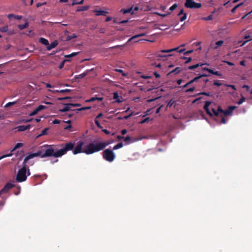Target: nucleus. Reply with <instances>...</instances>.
<instances>
[{
	"label": "nucleus",
	"mask_w": 252,
	"mask_h": 252,
	"mask_svg": "<svg viewBox=\"0 0 252 252\" xmlns=\"http://www.w3.org/2000/svg\"><path fill=\"white\" fill-rule=\"evenodd\" d=\"M38 112V111L37 109L36 108L35 109H34L33 111H32L30 113V116H32L35 115L36 114H37Z\"/></svg>",
	"instance_id": "nucleus-42"
},
{
	"label": "nucleus",
	"mask_w": 252,
	"mask_h": 252,
	"mask_svg": "<svg viewBox=\"0 0 252 252\" xmlns=\"http://www.w3.org/2000/svg\"><path fill=\"white\" fill-rule=\"evenodd\" d=\"M223 43V41L222 40H219V41H218L216 42L215 44H216V46L214 47V48H217L220 46Z\"/></svg>",
	"instance_id": "nucleus-31"
},
{
	"label": "nucleus",
	"mask_w": 252,
	"mask_h": 252,
	"mask_svg": "<svg viewBox=\"0 0 252 252\" xmlns=\"http://www.w3.org/2000/svg\"><path fill=\"white\" fill-rule=\"evenodd\" d=\"M8 31V26H5L0 28V32H6Z\"/></svg>",
	"instance_id": "nucleus-32"
},
{
	"label": "nucleus",
	"mask_w": 252,
	"mask_h": 252,
	"mask_svg": "<svg viewBox=\"0 0 252 252\" xmlns=\"http://www.w3.org/2000/svg\"><path fill=\"white\" fill-rule=\"evenodd\" d=\"M205 65V63H201V64H196L193 65H190L188 67L189 69V70H193L196 68H197L198 70L200 69L202 70H205V67H203V66Z\"/></svg>",
	"instance_id": "nucleus-8"
},
{
	"label": "nucleus",
	"mask_w": 252,
	"mask_h": 252,
	"mask_svg": "<svg viewBox=\"0 0 252 252\" xmlns=\"http://www.w3.org/2000/svg\"><path fill=\"white\" fill-rule=\"evenodd\" d=\"M187 18V14H184L183 16H182L180 18V21L183 22Z\"/></svg>",
	"instance_id": "nucleus-50"
},
{
	"label": "nucleus",
	"mask_w": 252,
	"mask_h": 252,
	"mask_svg": "<svg viewBox=\"0 0 252 252\" xmlns=\"http://www.w3.org/2000/svg\"><path fill=\"white\" fill-rule=\"evenodd\" d=\"M77 37V36L75 34H72V35H68L67 36V40H70L72 39L76 38Z\"/></svg>",
	"instance_id": "nucleus-34"
},
{
	"label": "nucleus",
	"mask_w": 252,
	"mask_h": 252,
	"mask_svg": "<svg viewBox=\"0 0 252 252\" xmlns=\"http://www.w3.org/2000/svg\"><path fill=\"white\" fill-rule=\"evenodd\" d=\"M163 107V105H162L160 107H159L158 108H157V109L156 110V114H158V113H159L160 109H161V107Z\"/></svg>",
	"instance_id": "nucleus-64"
},
{
	"label": "nucleus",
	"mask_w": 252,
	"mask_h": 252,
	"mask_svg": "<svg viewBox=\"0 0 252 252\" xmlns=\"http://www.w3.org/2000/svg\"><path fill=\"white\" fill-rule=\"evenodd\" d=\"M49 91L53 92V93H66V92H69L70 91V90H68V89L55 90V91L49 90Z\"/></svg>",
	"instance_id": "nucleus-23"
},
{
	"label": "nucleus",
	"mask_w": 252,
	"mask_h": 252,
	"mask_svg": "<svg viewBox=\"0 0 252 252\" xmlns=\"http://www.w3.org/2000/svg\"><path fill=\"white\" fill-rule=\"evenodd\" d=\"M48 129H49L48 128H44L43 130H42L41 133L37 137H40V136H41L43 135H46Z\"/></svg>",
	"instance_id": "nucleus-29"
},
{
	"label": "nucleus",
	"mask_w": 252,
	"mask_h": 252,
	"mask_svg": "<svg viewBox=\"0 0 252 252\" xmlns=\"http://www.w3.org/2000/svg\"><path fill=\"white\" fill-rule=\"evenodd\" d=\"M149 120H150V118L149 117H147V118H146L145 119H143V120H142L140 123V124H144V123H147L149 121Z\"/></svg>",
	"instance_id": "nucleus-44"
},
{
	"label": "nucleus",
	"mask_w": 252,
	"mask_h": 252,
	"mask_svg": "<svg viewBox=\"0 0 252 252\" xmlns=\"http://www.w3.org/2000/svg\"><path fill=\"white\" fill-rule=\"evenodd\" d=\"M70 97L68 96L64 97H60L58 98V100H63L67 99H70Z\"/></svg>",
	"instance_id": "nucleus-60"
},
{
	"label": "nucleus",
	"mask_w": 252,
	"mask_h": 252,
	"mask_svg": "<svg viewBox=\"0 0 252 252\" xmlns=\"http://www.w3.org/2000/svg\"><path fill=\"white\" fill-rule=\"evenodd\" d=\"M94 122H95V125H96V126L98 127H99V128H101V126L99 122V121L97 120H95L94 121Z\"/></svg>",
	"instance_id": "nucleus-52"
},
{
	"label": "nucleus",
	"mask_w": 252,
	"mask_h": 252,
	"mask_svg": "<svg viewBox=\"0 0 252 252\" xmlns=\"http://www.w3.org/2000/svg\"><path fill=\"white\" fill-rule=\"evenodd\" d=\"M14 187V185H13L10 183H7L3 187V188L1 189L2 191H3L4 193H6L9 191V189H10Z\"/></svg>",
	"instance_id": "nucleus-10"
},
{
	"label": "nucleus",
	"mask_w": 252,
	"mask_h": 252,
	"mask_svg": "<svg viewBox=\"0 0 252 252\" xmlns=\"http://www.w3.org/2000/svg\"><path fill=\"white\" fill-rule=\"evenodd\" d=\"M179 48H180V47H177L172 48L171 49L162 50L160 51V52L164 53H167L172 52L173 51H177L179 53H183L185 51V49L179 50Z\"/></svg>",
	"instance_id": "nucleus-7"
},
{
	"label": "nucleus",
	"mask_w": 252,
	"mask_h": 252,
	"mask_svg": "<svg viewBox=\"0 0 252 252\" xmlns=\"http://www.w3.org/2000/svg\"><path fill=\"white\" fill-rule=\"evenodd\" d=\"M72 126L71 125H68L64 127V129L65 130H69L71 128Z\"/></svg>",
	"instance_id": "nucleus-59"
},
{
	"label": "nucleus",
	"mask_w": 252,
	"mask_h": 252,
	"mask_svg": "<svg viewBox=\"0 0 252 252\" xmlns=\"http://www.w3.org/2000/svg\"><path fill=\"white\" fill-rule=\"evenodd\" d=\"M27 162H24V160L23 162L22 167L19 170L16 175V180L17 182L21 183L26 181L27 179V165L26 164Z\"/></svg>",
	"instance_id": "nucleus-3"
},
{
	"label": "nucleus",
	"mask_w": 252,
	"mask_h": 252,
	"mask_svg": "<svg viewBox=\"0 0 252 252\" xmlns=\"http://www.w3.org/2000/svg\"><path fill=\"white\" fill-rule=\"evenodd\" d=\"M91 107H82L81 108H79V109H77L78 111H83V110H88V109H91Z\"/></svg>",
	"instance_id": "nucleus-45"
},
{
	"label": "nucleus",
	"mask_w": 252,
	"mask_h": 252,
	"mask_svg": "<svg viewBox=\"0 0 252 252\" xmlns=\"http://www.w3.org/2000/svg\"><path fill=\"white\" fill-rule=\"evenodd\" d=\"M245 100H246L245 97L244 96H242V97L239 100L237 103L239 105H240V104H242L245 101Z\"/></svg>",
	"instance_id": "nucleus-40"
},
{
	"label": "nucleus",
	"mask_w": 252,
	"mask_h": 252,
	"mask_svg": "<svg viewBox=\"0 0 252 252\" xmlns=\"http://www.w3.org/2000/svg\"><path fill=\"white\" fill-rule=\"evenodd\" d=\"M110 143L111 142L109 141L98 142L97 140H95L90 143L82 149L84 142L82 141H80L73 149V153L74 155L81 153H83L87 155H91L103 150L105 147L110 144Z\"/></svg>",
	"instance_id": "nucleus-2"
},
{
	"label": "nucleus",
	"mask_w": 252,
	"mask_h": 252,
	"mask_svg": "<svg viewBox=\"0 0 252 252\" xmlns=\"http://www.w3.org/2000/svg\"><path fill=\"white\" fill-rule=\"evenodd\" d=\"M205 77L204 73H202V74H200V75L199 76L195 77L193 79L190 80V81H189V82L186 83L185 85H184L183 86V88H184L187 87L189 85H190V84L193 83L194 81H195L197 80L198 79H199L200 77Z\"/></svg>",
	"instance_id": "nucleus-12"
},
{
	"label": "nucleus",
	"mask_w": 252,
	"mask_h": 252,
	"mask_svg": "<svg viewBox=\"0 0 252 252\" xmlns=\"http://www.w3.org/2000/svg\"><path fill=\"white\" fill-rule=\"evenodd\" d=\"M145 35H146V33H142L134 35L132 37L128 39V41L129 42L131 41V40H132L133 39H135L136 38L139 37H142V36H144Z\"/></svg>",
	"instance_id": "nucleus-22"
},
{
	"label": "nucleus",
	"mask_w": 252,
	"mask_h": 252,
	"mask_svg": "<svg viewBox=\"0 0 252 252\" xmlns=\"http://www.w3.org/2000/svg\"><path fill=\"white\" fill-rule=\"evenodd\" d=\"M103 99L102 97H92L90 99L87 100V102H93L95 100L102 101Z\"/></svg>",
	"instance_id": "nucleus-19"
},
{
	"label": "nucleus",
	"mask_w": 252,
	"mask_h": 252,
	"mask_svg": "<svg viewBox=\"0 0 252 252\" xmlns=\"http://www.w3.org/2000/svg\"><path fill=\"white\" fill-rule=\"evenodd\" d=\"M119 96L117 92H115L113 94V98L116 100V102H120L121 101L119 99Z\"/></svg>",
	"instance_id": "nucleus-28"
},
{
	"label": "nucleus",
	"mask_w": 252,
	"mask_h": 252,
	"mask_svg": "<svg viewBox=\"0 0 252 252\" xmlns=\"http://www.w3.org/2000/svg\"><path fill=\"white\" fill-rule=\"evenodd\" d=\"M90 6L89 5H85L83 6H80L77 8V11H87L89 9Z\"/></svg>",
	"instance_id": "nucleus-20"
},
{
	"label": "nucleus",
	"mask_w": 252,
	"mask_h": 252,
	"mask_svg": "<svg viewBox=\"0 0 252 252\" xmlns=\"http://www.w3.org/2000/svg\"><path fill=\"white\" fill-rule=\"evenodd\" d=\"M213 84L215 86H220L222 85V84L219 81H215L214 82Z\"/></svg>",
	"instance_id": "nucleus-47"
},
{
	"label": "nucleus",
	"mask_w": 252,
	"mask_h": 252,
	"mask_svg": "<svg viewBox=\"0 0 252 252\" xmlns=\"http://www.w3.org/2000/svg\"><path fill=\"white\" fill-rule=\"evenodd\" d=\"M154 74L156 78H158L160 76V74L156 71L154 73Z\"/></svg>",
	"instance_id": "nucleus-61"
},
{
	"label": "nucleus",
	"mask_w": 252,
	"mask_h": 252,
	"mask_svg": "<svg viewBox=\"0 0 252 252\" xmlns=\"http://www.w3.org/2000/svg\"><path fill=\"white\" fill-rule=\"evenodd\" d=\"M206 71H208L209 73H210L211 74H213V72H214V71H213L212 69L208 68H206Z\"/></svg>",
	"instance_id": "nucleus-63"
},
{
	"label": "nucleus",
	"mask_w": 252,
	"mask_h": 252,
	"mask_svg": "<svg viewBox=\"0 0 252 252\" xmlns=\"http://www.w3.org/2000/svg\"><path fill=\"white\" fill-rule=\"evenodd\" d=\"M210 104L211 103L210 101H206V113L212 116L214 114L212 111H210L209 108V106H210Z\"/></svg>",
	"instance_id": "nucleus-15"
},
{
	"label": "nucleus",
	"mask_w": 252,
	"mask_h": 252,
	"mask_svg": "<svg viewBox=\"0 0 252 252\" xmlns=\"http://www.w3.org/2000/svg\"><path fill=\"white\" fill-rule=\"evenodd\" d=\"M16 102H17V101L9 102L6 103L4 107L5 108L10 107L12 105L15 104L16 103Z\"/></svg>",
	"instance_id": "nucleus-35"
},
{
	"label": "nucleus",
	"mask_w": 252,
	"mask_h": 252,
	"mask_svg": "<svg viewBox=\"0 0 252 252\" xmlns=\"http://www.w3.org/2000/svg\"><path fill=\"white\" fill-rule=\"evenodd\" d=\"M102 156L105 160L109 162H112L116 158L115 154L110 149L104 150L102 153Z\"/></svg>",
	"instance_id": "nucleus-5"
},
{
	"label": "nucleus",
	"mask_w": 252,
	"mask_h": 252,
	"mask_svg": "<svg viewBox=\"0 0 252 252\" xmlns=\"http://www.w3.org/2000/svg\"><path fill=\"white\" fill-rule=\"evenodd\" d=\"M124 140L127 144H129L132 142L131 138L129 136H126V137H124Z\"/></svg>",
	"instance_id": "nucleus-27"
},
{
	"label": "nucleus",
	"mask_w": 252,
	"mask_h": 252,
	"mask_svg": "<svg viewBox=\"0 0 252 252\" xmlns=\"http://www.w3.org/2000/svg\"><path fill=\"white\" fill-rule=\"evenodd\" d=\"M70 103H67L65 105V106L63 108L60 110V111L62 112H65L67 111H69L71 110L72 107L71 105H70Z\"/></svg>",
	"instance_id": "nucleus-17"
},
{
	"label": "nucleus",
	"mask_w": 252,
	"mask_h": 252,
	"mask_svg": "<svg viewBox=\"0 0 252 252\" xmlns=\"http://www.w3.org/2000/svg\"><path fill=\"white\" fill-rule=\"evenodd\" d=\"M87 75V73H83L80 75H78V78H83L84 77H85Z\"/></svg>",
	"instance_id": "nucleus-53"
},
{
	"label": "nucleus",
	"mask_w": 252,
	"mask_h": 252,
	"mask_svg": "<svg viewBox=\"0 0 252 252\" xmlns=\"http://www.w3.org/2000/svg\"><path fill=\"white\" fill-rule=\"evenodd\" d=\"M172 56V55L171 54H169L168 55H161V54H160L159 53H157L156 54V57H160V58H163V57H170V56Z\"/></svg>",
	"instance_id": "nucleus-36"
},
{
	"label": "nucleus",
	"mask_w": 252,
	"mask_h": 252,
	"mask_svg": "<svg viewBox=\"0 0 252 252\" xmlns=\"http://www.w3.org/2000/svg\"><path fill=\"white\" fill-rule=\"evenodd\" d=\"M12 156V153H10L9 154H8L3 155L2 156L0 157V160L3 159L4 158H7V157H10Z\"/></svg>",
	"instance_id": "nucleus-38"
},
{
	"label": "nucleus",
	"mask_w": 252,
	"mask_h": 252,
	"mask_svg": "<svg viewBox=\"0 0 252 252\" xmlns=\"http://www.w3.org/2000/svg\"><path fill=\"white\" fill-rule=\"evenodd\" d=\"M237 108V106H230L228 107V108L223 110L220 106L218 107L217 110H216L214 108L212 109V111L214 115L215 116H218L219 113H223L224 116H228L232 115L233 114V111Z\"/></svg>",
	"instance_id": "nucleus-4"
},
{
	"label": "nucleus",
	"mask_w": 252,
	"mask_h": 252,
	"mask_svg": "<svg viewBox=\"0 0 252 252\" xmlns=\"http://www.w3.org/2000/svg\"><path fill=\"white\" fill-rule=\"evenodd\" d=\"M46 4V2H44L43 3H37L36 5V7H39L42 5Z\"/></svg>",
	"instance_id": "nucleus-51"
},
{
	"label": "nucleus",
	"mask_w": 252,
	"mask_h": 252,
	"mask_svg": "<svg viewBox=\"0 0 252 252\" xmlns=\"http://www.w3.org/2000/svg\"><path fill=\"white\" fill-rule=\"evenodd\" d=\"M31 127V125H28L27 126H19L16 127L15 128L17 129L18 131H24L25 130L29 129Z\"/></svg>",
	"instance_id": "nucleus-11"
},
{
	"label": "nucleus",
	"mask_w": 252,
	"mask_h": 252,
	"mask_svg": "<svg viewBox=\"0 0 252 252\" xmlns=\"http://www.w3.org/2000/svg\"><path fill=\"white\" fill-rule=\"evenodd\" d=\"M194 89H195L194 87L190 88L186 90V92H191L193 91L194 90Z\"/></svg>",
	"instance_id": "nucleus-57"
},
{
	"label": "nucleus",
	"mask_w": 252,
	"mask_h": 252,
	"mask_svg": "<svg viewBox=\"0 0 252 252\" xmlns=\"http://www.w3.org/2000/svg\"><path fill=\"white\" fill-rule=\"evenodd\" d=\"M192 52H193V50H189V51H187V52H184V54L185 55H189V54L191 53Z\"/></svg>",
	"instance_id": "nucleus-58"
},
{
	"label": "nucleus",
	"mask_w": 252,
	"mask_h": 252,
	"mask_svg": "<svg viewBox=\"0 0 252 252\" xmlns=\"http://www.w3.org/2000/svg\"><path fill=\"white\" fill-rule=\"evenodd\" d=\"M243 4V2H241L237 5H236L235 6H234L232 9H231V12L234 13L237 9L241 6H242Z\"/></svg>",
	"instance_id": "nucleus-30"
},
{
	"label": "nucleus",
	"mask_w": 252,
	"mask_h": 252,
	"mask_svg": "<svg viewBox=\"0 0 252 252\" xmlns=\"http://www.w3.org/2000/svg\"><path fill=\"white\" fill-rule=\"evenodd\" d=\"M46 108H47L46 106H45L44 105H40L36 108V109H37L38 111L39 112Z\"/></svg>",
	"instance_id": "nucleus-37"
},
{
	"label": "nucleus",
	"mask_w": 252,
	"mask_h": 252,
	"mask_svg": "<svg viewBox=\"0 0 252 252\" xmlns=\"http://www.w3.org/2000/svg\"><path fill=\"white\" fill-rule=\"evenodd\" d=\"M180 71V67H177L174 69H173V70L170 71V72L169 73H174L175 74H177V73H179Z\"/></svg>",
	"instance_id": "nucleus-33"
},
{
	"label": "nucleus",
	"mask_w": 252,
	"mask_h": 252,
	"mask_svg": "<svg viewBox=\"0 0 252 252\" xmlns=\"http://www.w3.org/2000/svg\"><path fill=\"white\" fill-rule=\"evenodd\" d=\"M225 86H227V87H230L233 90L236 91V88L235 87V86L233 85H225Z\"/></svg>",
	"instance_id": "nucleus-54"
},
{
	"label": "nucleus",
	"mask_w": 252,
	"mask_h": 252,
	"mask_svg": "<svg viewBox=\"0 0 252 252\" xmlns=\"http://www.w3.org/2000/svg\"><path fill=\"white\" fill-rule=\"evenodd\" d=\"M61 147H62V149L55 152L54 145H45L44 147L46 148V149L44 154H42L41 151H38L34 153H31L25 157L24 162H27L30 159L39 156L42 158L49 157H54L55 158L61 157L66 154L68 151L72 150L74 148V144L72 142H68L64 144H62Z\"/></svg>",
	"instance_id": "nucleus-1"
},
{
	"label": "nucleus",
	"mask_w": 252,
	"mask_h": 252,
	"mask_svg": "<svg viewBox=\"0 0 252 252\" xmlns=\"http://www.w3.org/2000/svg\"><path fill=\"white\" fill-rule=\"evenodd\" d=\"M192 103H202V107L205 110V100L202 97H199L192 101Z\"/></svg>",
	"instance_id": "nucleus-9"
},
{
	"label": "nucleus",
	"mask_w": 252,
	"mask_h": 252,
	"mask_svg": "<svg viewBox=\"0 0 252 252\" xmlns=\"http://www.w3.org/2000/svg\"><path fill=\"white\" fill-rule=\"evenodd\" d=\"M28 26V23H26L24 24L19 25L18 26V27L19 29H20V30H24V29H26V28H27Z\"/></svg>",
	"instance_id": "nucleus-26"
},
{
	"label": "nucleus",
	"mask_w": 252,
	"mask_h": 252,
	"mask_svg": "<svg viewBox=\"0 0 252 252\" xmlns=\"http://www.w3.org/2000/svg\"><path fill=\"white\" fill-rule=\"evenodd\" d=\"M60 122L61 121L59 120L55 119L53 121L52 123L53 124H59Z\"/></svg>",
	"instance_id": "nucleus-55"
},
{
	"label": "nucleus",
	"mask_w": 252,
	"mask_h": 252,
	"mask_svg": "<svg viewBox=\"0 0 252 252\" xmlns=\"http://www.w3.org/2000/svg\"><path fill=\"white\" fill-rule=\"evenodd\" d=\"M8 17L9 18H10L11 17H15V18L16 19H18V20H20V19H21L22 18V16H19V15L15 16L14 15H13L12 14L8 15Z\"/></svg>",
	"instance_id": "nucleus-41"
},
{
	"label": "nucleus",
	"mask_w": 252,
	"mask_h": 252,
	"mask_svg": "<svg viewBox=\"0 0 252 252\" xmlns=\"http://www.w3.org/2000/svg\"><path fill=\"white\" fill-rule=\"evenodd\" d=\"M221 117V120H220V123L221 124H225L226 123V120L225 119V118L223 116H222L221 115L220 116Z\"/></svg>",
	"instance_id": "nucleus-49"
},
{
	"label": "nucleus",
	"mask_w": 252,
	"mask_h": 252,
	"mask_svg": "<svg viewBox=\"0 0 252 252\" xmlns=\"http://www.w3.org/2000/svg\"><path fill=\"white\" fill-rule=\"evenodd\" d=\"M23 146V144L21 143H17L15 147L12 149L10 152L11 153L13 152L14 151H15L16 149H18L19 148L22 147Z\"/></svg>",
	"instance_id": "nucleus-24"
},
{
	"label": "nucleus",
	"mask_w": 252,
	"mask_h": 252,
	"mask_svg": "<svg viewBox=\"0 0 252 252\" xmlns=\"http://www.w3.org/2000/svg\"><path fill=\"white\" fill-rule=\"evenodd\" d=\"M94 12L95 13V15L97 16L100 15L105 16L106 14L108 13L107 11L97 9H94Z\"/></svg>",
	"instance_id": "nucleus-13"
},
{
	"label": "nucleus",
	"mask_w": 252,
	"mask_h": 252,
	"mask_svg": "<svg viewBox=\"0 0 252 252\" xmlns=\"http://www.w3.org/2000/svg\"><path fill=\"white\" fill-rule=\"evenodd\" d=\"M58 41L57 40H55L53 41L50 44H49V45L46 47L47 50L50 51L52 49L54 48L55 47H56L58 45Z\"/></svg>",
	"instance_id": "nucleus-14"
},
{
	"label": "nucleus",
	"mask_w": 252,
	"mask_h": 252,
	"mask_svg": "<svg viewBox=\"0 0 252 252\" xmlns=\"http://www.w3.org/2000/svg\"><path fill=\"white\" fill-rule=\"evenodd\" d=\"M116 71L117 72L121 73L122 74V75L124 76H126V74L124 72V71H123V70L122 69H116Z\"/></svg>",
	"instance_id": "nucleus-48"
},
{
	"label": "nucleus",
	"mask_w": 252,
	"mask_h": 252,
	"mask_svg": "<svg viewBox=\"0 0 252 252\" xmlns=\"http://www.w3.org/2000/svg\"><path fill=\"white\" fill-rule=\"evenodd\" d=\"M185 6L187 8H199L201 7L200 3H197L192 0H186Z\"/></svg>",
	"instance_id": "nucleus-6"
},
{
	"label": "nucleus",
	"mask_w": 252,
	"mask_h": 252,
	"mask_svg": "<svg viewBox=\"0 0 252 252\" xmlns=\"http://www.w3.org/2000/svg\"><path fill=\"white\" fill-rule=\"evenodd\" d=\"M178 6L177 4L174 3L173 5H172L169 8V10L171 11H173L175 10Z\"/></svg>",
	"instance_id": "nucleus-43"
},
{
	"label": "nucleus",
	"mask_w": 252,
	"mask_h": 252,
	"mask_svg": "<svg viewBox=\"0 0 252 252\" xmlns=\"http://www.w3.org/2000/svg\"><path fill=\"white\" fill-rule=\"evenodd\" d=\"M102 131L106 134H109L110 133V131L106 129H103Z\"/></svg>",
	"instance_id": "nucleus-62"
},
{
	"label": "nucleus",
	"mask_w": 252,
	"mask_h": 252,
	"mask_svg": "<svg viewBox=\"0 0 252 252\" xmlns=\"http://www.w3.org/2000/svg\"><path fill=\"white\" fill-rule=\"evenodd\" d=\"M39 42L44 45H46V46H48L49 45V41L47 39L43 38V37H41L39 39Z\"/></svg>",
	"instance_id": "nucleus-21"
},
{
	"label": "nucleus",
	"mask_w": 252,
	"mask_h": 252,
	"mask_svg": "<svg viewBox=\"0 0 252 252\" xmlns=\"http://www.w3.org/2000/svg\"><path fill=\"white\" fill-rule=\"evenodd\" d=\"M250 35H246L244 36V38L245 39H248L247 40H246V41H240L238 42V44H240V46H244V45H245L247 42L248 41H251L252 39H249L250 38Z\"/></svg>",
	"instance_id": "nucleus-16"
},
{
	"label": "nucleus",
	"mask_w": 252,
	"mask_h": 252,
	"mask_svg": "<svg viewBox=\"0 0 252 252\" xmlns=\"http://www.w3.org/2000/svg\"><path fill=\"white\" fill-rule=\"evenodd\" d=\"M123 144L122 142H120L119 143H118L117 144H116V145H115L113 148V150H117L118 149H120L122 147H123Z\"/></svg>",
	"instance_id": "nucleus-25"
},
{
	"label": "nucleus",
	"mask_w": 252,
	"mask_h": 252,
	"mask_svg": "<svg viewBox=\"0 0 252 252\" xmlns=\"http://www.w3.org/2000/svg\"><path fill=\"white\" fill-rule=\"evenodd\" d=\"M212 74H214L218 76H221V74L218 71H214V72H213Z\"/></svg>",
	"instance_id": "nucleus-56"
},
{
	"label": "nucleus",
	"mask_w": 252,
	"mask_h": 252,
	"mask_svg": "<svg viewBox=\"0 0 252 252\" xmlns=\"http://www.w3.org/2000/svg\"><path fill=\"white\" fill-rule=\"evenodd\" d=\"M78 53H79L78 52H74L71 54L65 56V58H71L72 57H74V56H76L77 55H78Z\"/></svg>",
	"instance_id": "nucleus-39"
},
{
	"label": "nucleus",
	"mask_w": 252,
	"mask_h": 252,
	"mask_svg": "<svg viewBox=\"0 0 252 252\" xmlns=\"http://www.w3.org/2000/svg\"><path fill=\"white\" fill-rule=\"evenodd\" d=\"M121 12H122L124 14H126L127 13H130L131 14H133V11L132 10V7H130L129 8L125 9H122L120 10Z\"/></svg>",
	"instance_id": "nucleus-18"
},
{
	"label": "nucleus",
	"mask_w": 252,
	"mask_h": 252,
	"mask_svg": "<svg viewBox=\"0 0 252 252\" xmlns=\"http://www.w3.org/2000/svg\"><path fill=\"white\" fill-rule=\"evenodd\" d=\"M174 101H173L172 99H171L168 103L167 104V107H171L173 104H174Z\"/></svg>",
	"instance_id": "nucleus-46"
}]
</instances>
